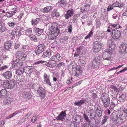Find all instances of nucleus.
I'll list each match as a JSON object with an SVG mask.
<instances>
[{
    "label": "nucleus",
    "mask_w": 127,
    "mask_h": 127,
    "mask_svg": "<svg viewBox=\"0 0 127 127\" xmlns=\"http://www.w3.org/2000/svg\"><path fill=\"white\" fill-rule=\"evenodd\" d=\"M51 30L49 33L48 37L49 40H52L56 38L60 32L56 23H53L51 25Z\"/></svg>",
    "instance_id": "nucleus-1"
},
{
    "label": "nucleus",
    "mask_w": 127,
    "mask_h": 127,
    "mask_svg": "<svg viewBox=\"0 0 127 127\" xmlns=\"http://www.w3.org/2000/svg\"><path fill=\"white\" fill-rule=\"evenodd\" d=\"M69 69L71 70H69L70 74L74 76L78 77L80 75L82 72V69L81 66L79 65L75 64V65H70Z\"/></svg>",
    "instance_id": "nucleus-2"
},
{
    "label": "nucleus",
    "mask_w": 127,
    "mask_h": 127,
    "mask_svg": "<svg viewBox=\"0 0 127 127\" xmlns=\"http://www.w3.org/2000/svg\"><path fill=\"white\" fill-rule=\"evenodd\" d=\"M119 52L121 56L124 57H127V44H121L119 48Z\"/></svg>",
    "instance_id": "nucleus-3"
},
{
    "label": "nucleus",
    "mask_w": 127,
    "mask_h": 127,
    "mask_svg": "<svg viewBox=\"0 0 127 127\" xmlns=\"http://www.w3.org/2000/svg\"><path fill=\"white\" fill-rule=\"evenodd\" d=\"M15 85V81L13 79L8 80L4 81L3 84V87L4 88L7 89H11L13 88Z\"/></svg>",
    "instance_id": "nucleus-4"
},
{
    "label": "nucleus",
    "mask_w": 127,
    "mask_h": 127,
    "mask_svg": "<svg viewBox=\"0 0 127 127\" xmlns=\"http://www.w3.org/2000/svg\"><path fill=\"white\" fill-rule=\"evenodd\" d=\"M108 95L106 93H103L101 97V99L103 103L104 107L107 108L109 104L110 99H109Z\"/></svg>",
    "instance_id": "nucleus-5"
},
{
    "label": "nucleus",
    "mask_w": 127,
    "mask_h": 127,
    "mask_svg": "<svg viewBox=\"0 0 127 127\" xmlns=\"http://www.w3.org/2000/svg\"><path fill=\"white\" fill-rule=\"evenodd\" d=\"M103 44L97 41H94L93 44V50L94 53L99 51L102 47Z\"/></svg>",
    "instance_id": "nucleus-6"
},
{
    "label": "nucleus",
    "mask_w": 127,
    "mask_h": 127,
    "mask_svg": "<svg viewBox=\"0 0 127 127\" xmlns=\"http://www.w3.org/2000/svg\"><path fill=\"white\" fill-rule=\"evenodd\" d=\"M112 49L111 47H108L107 49L105 50L103 54V59L104 60H109L111 56V53Z\"/></svg>",
    "instance_id": "nucleus-7"
},
{
    "label": "nucleus",
    "mask_w": 127,
    "mask_h": 127,
    "mask_svg": "<svg viewBox=\"0 0 127 127\" xmlns=\"http://www.w3.org/2000/svg\"><path fill=\"white\" fill-rule=\"evenodd\" d=\"M112 30L111 36L112 38L114 39H119L121 35L120 31L116 29H113Z\"/></svg>",
    "instance_id": "nucleus-8"
},
{
    "label": "nucleus",
    "mask_w": 127,
    "mask_h": 127,
    "mask_svg": "<svg viewBox=\"0 0 127 127\" xmlns=\"http://www.w3.org/2000/svg\"><path fill=\"white\" fill-rule=\"evenodd\" d=\"M45 46L43 44H39L35 49V52L37 55L41 53L44 51Z\"/></svg>",
    "instance_id": "nucleus-9"
},
{
    "label": "nucleus",
    "mask_w": 127,
    "mask_h": 127,
    "mask_svg": "<svg viewBox=\"0 0 127 127\" xmlns=\"http://www.w3.org/2000/svg\"><path fill=\"white\" fill-rule=\"evenodd\" d=\"M36 91L37 93L41 98H45V96L46 92L43 88L41 87H39Z\"/></svg>",
    "instance_id": "nucleus-10"
},
{
    "label": "nucleus",
    "mask_w": 127,
    "mask_h": 127,
    "mask_svg": "<svg viewBox=\"0 0 127 127\" xmlns=\"http://www.w3.org/2000/svg\"><path fill=\"white\" fill-rule=\"evenodd\" d=\"M32 95L30 92H28L25 90L23 91V97L24 99H29L31 98Z\"/></svg>",
    "instance_id": "nucleus-11"
},
{
    "label": "nucleus",
    "mask_w": 127,
    "mask_h": 127,
    "mask_svg": "<svg viewBox=\"0 0 127 127\" xmlns=\"http://www.w3.org/2000/svg\"><path fill=\"white\" fill-rule=\"evenodd\" d=\"M65 112H61L59 115L56 118L57 120L63 121L64 120V118L65 117L66 114Z\"/></svg>",
    "instance_id": "nucleus-12"
},
{
    "label": "nucleus",
    "mask_w": 127,
    "mask_h": 127,
    "mask_svg": "<svg viewBox=\"0 0 127 127\" xmlns=\"http://www.w3.org/2000/svg\"><path fill=\"white\" fill-rule=\"evenodd\" d=\"M34 68V66H29L25 67L23 68L24 72L27 74H29L32 72Z\"/></svg>",
    "instance_id": "nucleus-13"
},
{
    "label": "nucleus",
    "mask_w": 127,
    "mask_h": 127,
    "mask_svg": "<svg viewBox=\"0 0 127 127\" xmlns=\"http://www.w3.org/2000/svg\"><path fill=\"white\" fill-rule=\"evenodd\" d=\"M56 63L55 61L51 60L49 62H46L45 65L48 67L52 68L55 66Z\"/></svg>",
    "instance_id": "nucleus-14"
},
{
    "label": "nucleus",
    "mask_w": 127,
    "mask_h": 127,
    "mask_svg": "<svg viewBox=\"0 0 127 127\" xmlns=\"http://www.w3.org/2000/svg\"><path fill=\"white\" fill-rule=\"evenodd\" d=\"M62 59L60 54L57 53L55 55L52 56L51 58V59L55 61V62L60 61Z\"/></svg>",
    "instance_id": "nucleus-15"
},
{
    "label": "nucleus",
    "mask_w": 127,
    "mask_h": 127,
    "mask_svg": "<svg viewBox=\"0 0 127 127\" xmlns=\"http://www.w3.org/2000/svg\"><path fill=\"white\" fill-rule=\"evenodd\" d=\"M74 14V10L72 9L68 10L66 14L64 16L66 19H68L69 18L72 16Z\"/></svg>",
    "instance_id": "nucleus-16"
},
{
    "label": "nucleus",
    "mask_w": 127,
    "mask_h": 127,
    "mask_svg": "<svg viewBox=\"0 0 127 127\" xmlns=\"http://www.w3.org/2000/svg\"><path fill=\"white\" fill-rule=\"evenodd\" d=\"M53 7L52 6H46L42 9L41 11L43 13H48L52 11Z\"/></svg>",
    "instance_id": "nucleus-17"
},
{
    "label": "nucleus",
    "mask_w": 127,
    "mask_h": 127,
    "mask_svg": "<svg viewBox=\"0 0 127 127\" xmlns=\"http://www.w3.org/2000/svg\"><path fill=\"white\" fill-rule=\"evenodd\" d=\"M86 100L85 99H83L78 102H75L74 105L80 107L84 103L86 104Z\"/></svg>",
    "instance_id": "nucleus-18"
},
{
    "label": "nucleus",
    "mask_w": 127,
    "mask_h": 127,
    "mask_svg": "<svg viewBox=\"0 0 127 127\" xmlns=\"http://www.w3.org/2000/svg\"><path fill=\"white\" fill-rule=\"evenodd\" d=\"M34 30L35 33L38 36L40 35L43 31V29L39 28L37 27L34 28Z\"/></svg>",
    "instance_id": "nucleus-19"
},
{
    "label": "nucleus",
    "mask_w": 127,
    "mask_h": 127,
    "mask_svg": "<svg viewBox=\"0 0 127 127\" xmlns=\"http://www.w3.org/2000/svg\"><path fill=\"white\" fill-rule=\"evenodd\" d=\"M2 75L5 78L8 79L11 77L12 73L11 71H7L3 74Z\"/></svg>",
    "instance_id": "nucleus-20"
},
{
    "label": "nucleus",
    "mask_w": 127,
    "mask_h": 127,
    "mask_svg": "<svg viewBox=\"0 0 127 127\" xmlns=\"http://www.w3.org/2000/svg\"><path fill=\"white\" fill-rule=\"evenodd\" d=\"M7 92L5 89L1 90L0 91V97L3 98L6 96Z\"/></svg>",
    "instance_id": "nucleus-21"
},
{
    "label": "nucleus",
    "mask_w": 127,
    "mask_h": 127,
    "mask_svg": "<svg viewBox=\"0 0 127 127\" xmlns=\"http://www.w3.org/2000/svg\"><path fill=\"white\" fill-rule=\"evenodd\" d=\"M108 48L111 47L112 49H113L115 47V44L114 42L111 39L109 40L107 42Z\"/></svg>",
    "instance_id": "nucleus-22"
},
{
    "label": "nucleus",
    "mask_w": 127,
    "mask_h": 127,
    "mask_svg": "<svg viewBox=\"0 0 127 127\" xmlns=\"http://www.w3.org/2000/svg\"><path fill=\"white\" fill-rule=\"evenodd\" d=\"M121 115V114H119V112H114L112 114V117L115 119L118 118L120 117Z\"/></svg>",
    "instance_id": "nucleus-23"
},
{
    "label": "nucleus",
    "mask_w": 127,
    "mask_h": 127,
    "mask_svg": "<svg viewBox=\"0 0 127 127\" xmlns=\"http://www.w3.org/2000/svg\"><path fill=\"white\" fill-rule=\"evenodd\" d=\"M102 112H95V114L94 115L91 113L90 114V116L91 117V118L93 119L96 116H101Z\"/></svg>",
    "instance_id": "nucleus-24"
},
{
    "label": "nucleus",
    "mask_w": 127,
    "mask_h": 127,
    "mask_svg": "<svg viewBox=\"0 0 127 127\" xmlns=\"http://www.w3.org/2000/svg\"><path fill=\"white\" fill-rule=\"evenodd\" d=\"M51 13V15L53 17H57L59 16L60 15V14L56 10H54L52 11Z\"/></svg>",
    "instance_id": "nucleus-25"
},
{
    "label": "nucleus",
    "mask_w": 127,
    "mask_h": 127,
    "mask_svg": "<svg viewBox=\"0 0 127 127\" xmlns=\"http://www.w3.org/2000/svg\"><path fill=\"white\" fill-rule=\"evenodd\" d=\"M66 1L64 0H61L58 1L57 4L58 5L62 7H65L66 5Z\"/></svg>",
    "instance_id": "nucleus-26"
},
{
    "label": "nucleus",
    "mask_w": 127,
    "mask_h": 127,
    "mask_svg": "<svg viewBox=\"0 0 127 127\" xmlns=\"http://www.w3.org/2000/svg\"><path fill=\"white\" fill-rule=\"evenodd\" d=\"M100 62L93 61L92 66L93 67L96 68L100 65Z\"/></svg>",
    "instance_id": "nucleus-27"
},
{
    "label": "nucleus",
    "mask_w": 127,
    "mask_h": 127,
    "mask_svg": "<svg viewBox=\"0 0 127 127\" xmlns=\"http://www.w3.org/2000/svg\"><path fill=\"white\" fill-rule=\"evenodd\" d=\"M51 52L47 51L44 53L42 57L43 58H45L46 57H50L51 56Z\"/></svg>",
    "instance_id": "nucleus-28"
},
{
    "label": "nucleus",
    "mask_w": 127,
    "mask_h": 127,
    "mask_svg": "<svg viewBox=\"0 0 127 127\" xmlns=\"http://www.w3.org/2000/svg\"><path fill=\"white\" fill-rule=\"evenodd\" d=\"M0 23V32H5L7 30V29L6 27L4 25H2L1 22Z\"/></svg>",
    "instance_id": "nucleus-29"
},
{
    "label": "nucleus",
    "mask_w": 127,
    "mask_h": 127,
    "mask_svg": "<svg viewBox=\"0 0 127 127\" xmlns=\"http://www.w3.org/2000/svg\"><path fill=\"white\" fill-rule=\"evenodd\" d=\"M5 48L7 49H9L11 47V43L9 41H7L4 44Z\"/></svg>",
    "instance_id": "nucleus-30"
},
{
    "label": "nucleus",
    "mask_w": 127,
    "mask_h": 127,
    "mask_svg": "<svg viewBox=\"0 0 127 127\" xmlns=\"http://www.w3.org/2000/svg\"><path fill=\"white\" fill-rule=\"evenodd\" d=\"M40 21V18H37L33 20L32 21V25H35L37 24Z\"/></svg>",
    "instance_id": "nucleus-31"
},
{
    "label": "nucleus",
    "mask_w": 127,
    "mask_h": 127,
    "mask_svg": "<svg viewBox=\"0 0 127 127\" xmlns=\"http://www.w3.org/2000/svg\"><path fill=\"white\" fill-rule=\"evenodd\" d=\"M92 98L93 99V101L95 102V103L97 102L98 99L96 94L95 93H93L92 95Z\"/></svg>",
    "instance_id": "nucleus-32"
},
{
    "label": "nucleus",
    "mask_w": 127,
    "mask_h": 127,
    "mask_svg": "<svg viewBox=\"0 0 127 127\" xmlns=\"http://www.w3.org/2000/svg\"><path fill=\"white\" fill-rule=\"evenodd\" d=\"M98 38L101 39L105 36V34L102 32H99L98 34Z\"/></svg>",
    "instance_id": "nucleus-33"
},
{
    "label": "nucleus",
    "mask_w": 127,
    "mask_h": 127,
    "mask_svg": "<svg viewBox=\"0 0 127 127\" xmlns=\"http://www.w3.org/2000/svg\"><path fill=\"white\" fill-rule=\"evenodd\" d=\"M15 13V11H11L6 13V15L7 17H11Z\"/></svg>",
    "instance_id": "nucleus-34"
},
{
    "label": "nucleus",
    "mask_w": 127,
    "mask_h": 127,
    "mask_svg": "<svg viewBox=\"0 0 127 127\" xmlns=\"http://www.w3.org/2000/svg\"><path fill=\"white\" fill-rule=\"evenodd\" d=\"M44 83L45 84L47 85L48 86H51V82L50 81V78L44 79Z\"/></svg>",
    "instance_id": "nucleus-35"
},
{
    "label": "nucleus",
    "mask_w": 127,
    "mask_h": 127,
    "mask_svg": "<svg viewBox=\"0 0 127 127\" xmlns=\"http://www.w3.org/2000/svg\"><path fill=\"white\" fill-rule=\"evenodd\" d=\"M118 99L119 101L120 102H122L124 101V96L123 94H122L120 96H119Z\"/></svg>",
    "instance_id": "nucleus-36"
},
{
    "label": "nucleus",
    "mask_w": 127,
    "mask_h": 127,
    "mask_svg": "<svg viewBox=\"0 0 127 127\" xmlns=\"http://www.w3.org/2000/svg\"><path fill=\"white\" fill-rule=\"evenodd\" d=\"M16 25V23L15 22H10L7 23V25L11 28H13Z\"/></svg>",
    "instance_id": "nucleus-37"
},
{
    "label": "nucleus",
    "mask_w": 127,
    "mask_h": 127,
    "mask_svg": "<svg viewBox=\"0 0 127 127\" xmlns=\"http://www.w3.org/2000/svg\"><path fill=\"white\" fill-rule=\"evenodd\" d=\"M12 101V99L10 98H7L5 100V103L6 104L8 105L10 104Z\"/></svg>",
    "instance_id": "nucleus-38"
},
{
    "label": "nucleus",
    "mask_w": 127,
    "mask_h": 127,
    "mask_svg": "<svg viewBox=\"0 0 127 127\" xmlns=\"http://www.w3.org/2000/svg\"><path fill=\"white\" fill-rule=\"evenodd\" d=\"M100 57L98 55H97L95 56L93 60V61H98L100 62Z\"/></svg>",
    "instance_id": "nucleus-39"
},
{
    "label": "nucleus",
    "mask_w": 127,
    "mask_h": 127,
    "mask_svg": "<svg viewBox=\"0 0 127 127\" xmlns=\"http://www.w3.org/2000/svg\"><path fill=\"white\" fill-rule=\"evenodd\" d=\"M15 72L17 74L21 75L23 74L24 72V71H23V70H21L18 69L16 70Z\"/></svg>",
    "instance_id": "nucleus-40"
},
{
    "label": "nucleus",
    "mask_w": 127,
    "mask_h": 127,
    "mask_svg": "<svg viewBox=\"0 0 127 127\" xmlns=\"http://www.w3.org/2000/svg\"><path fill=\"white\" fill-rule=\"evenodd\" d=\"M90 0H87L86 2L84 4V5H85V6H86V7H87V8L90 7Z\"/></svg>",
    "instance_id": "nucleus-41"
},
{
    "label": "nucleus",
    "mask_w": 127,
    "mask_h": 127,
    "mask_svg": "<svg viewBox=\"0 0 127 127\" xmlns=\"http://www.w3.org/2000/svg\"><path fill=\"white\" fill-rule=\"evenodd\" d=\"M17 112H15L12 114L9 115L6 118V119H9L15 116L18 113Z\"/></svg>",
    "instance_id": "nucleus-42"
},
{
    "label": "nucleus",
    "mask_w": 127,
    "mask_h": 127,
    "mask_svg": "<svg viewBox=\"0 0 127 127\" xmlns=\"http://www.w3.org/2000/svg\"><path fill=\"white\" fill-rule=\"evenodd\" d=\"M17 29L19 31L21 34H22L23 32L25 31L23 27H18L17 28Z\"/></svg>",
    "instance_id": "nucleus-43"
},
{
    "label": "nucleus",
    "mask_w": 127,
    "mask_h": 127,
    "mask_svg": "<svg viewBox=\"0 0 127 127\" xmlns=\"http://www.w3.org/2000/svg\"><path fill=\"white\" fill-rule=\"evenodd\" d=\"M93 33L92 31H91L89 34L86 36L85 38V39H89L90 37L92 35Z\"/></svg>",
    "instance_id": "nucleus-44"
},
{
    "label": "nucleus",
    "mask_w": 127,
    "mask_h": 127,
    "mask_svg": "<svg viewBox=\"0 0 127 127\" xmlns=\"http://www.w3.org/2000/svg\"><path fill=\"white\" fill-rule=\"evenodd\" d=\"M83 116L87 122L89 124H89H90V122H91L90 120L88 119V117L86 115L85 113H84Z\"/></svg>",
    "instance_id": "nucleus-45"
},
{
    "label": "nucleus",
    "mask_w": 127,
    "mask_h": 127,
    "mask_svg": "<svg viewBox=\"0 0 127 127\" xmlns=\"http://www.w3.org/2000/svg\"><path fill=\"white\" fill-rule=\"evenodd\" d=\"M108 117L106 116H105L103 118L101 124L102 125L104 124L106 122L108 118Z\"/></svg>",
    "instance_id": "nucleus-46"
},
{
    "label": "nucleus",
    "mask_w": 127,
    "mask_h": 127,
    "mask_svg": "<svg viewBox=\"0 0 127 127\" xmlns=\"http://www.w3.org/2000/svg\"><path fill=\"white\" fill-rule=\"evenodd\" d=\"M64 63L63 62H60L57 65L56 68H59L62 67L64 65Z\"/></svg>",
    "instance_id": "nucleus-47"
},
{
    "label": "nucleus",
    "mask_w": 127,
    "mask_h": 127,
    "mask_svg": "<svg viewBox=\"0 0 127 127\" xmlns=\"http://www.w3.org/2000/svg\"><path fill=\"white\" fill-rule=\"evenodd\" d=\"M111 26L116 29H118L121 27L120 25L117 24H111Z\"/></svg>",
    "instance_id": "nucleus-48"
},
{
    "label": "nucleus",
    "mask_w": 127,
    "mask_h": 127,
    "mask_svg": "<svg viewBox=\"0 0 127 127\" xmlns=\"http://www.w3.org/2000/svg\"><path fill=\"white\" fill-rule=\"evenodd\" d=\"M96 27H99L101 24L100 23V20L99 19H97L96 20Z\"/></svg>",
    "instance_id": "nucleus-49"
},
{
    "label": "nucleus",
    "mask_w": 127,
    "mask_h": 127,
    "mask_svg": "<svg viewBox=\"0 0 127 127\" xmlns=\"http://www.w3.org/2000/svg\"><path fill=\"white\" fill-rule=\"evenodd\" d=\"M95 111H101L100 106L98 105L95 106Z\"/></svg>",
    "instance_id": "nucleus-50"
},
{
    "label": "nucleus",
    "mask_w": 127,
    "mask_h": 127,
    "mask_svg": "<svg viewBox=\"0 0 127 127\" xmlns=\"http://www.w3.org/2000/svg\"><path fill=\"white\" fill-rule=\"evenodd\" d=\"M110 88L114 90L115 91L117 92L118 91V89L115 86L113 85L110 86Z\"/></svg>",
    "instance_id": "nucleus-51"
},
{
    "label": "nucleus",
    "mask_w": 127,
    "mask_h": 127,
    "mask_svg": "<svg viewBox=\"0 0 127 127\" xmlns=\"http://www.w3.org/2000/svg\"><path fill=\"white\" fill-rule=\"evenodd\" d=\"M45 62H46L45 61H43L42 60H40L39 61H37L34 63V65H36L38 64H40L43 63Z\"/></svg>",
    "instance_id": "nucleus-52"
},
{
    "label": "nucleus",
    "mask_w": 127,
    "mask_h": 127,
    "mask_svg": "<svg viewBox=\"0 0 127 127\" xmlns=\"http://www.w3.org/2000/svg\"><path fill=\"white\" fill-rule=\"evenodd\" d=\"M23 62H20L19 63H18L16 65L17 66V67L19 69H20L23 66Z\"/></svg>",
    "instance_id": "nucleus-53"
},
{
    "label": "nucleus",
    "mask_w": 127,
    "mask_h": 127,
    "mask_svg": "<svg viewBox=\"0 0 127 127\" xmlns=\"http://www.w3.org/2000/svg\"><path fill=\"white\" fill-rule=\"evenodd\" d=\"M72 79L73 78L72 77L68 78L66 81L67 84H70L72 81Z\"/></svg>",
    "instance_id": "nucleus-54"
},
{
    "label": "nucleus",
    "mask_w": 127,
    "mask_h": 127,
    "mask_svg": "<svg viewBox=\"0 0 127 127\" xmlns=\"http://www.w3.org/2000/svg\"><path fill=\"white\" fill-rule=\"evenodd\" d=\"M25 31V34H26L29 33H32V30L29 29H27Z\"/></svg>",
    "instance_id": "nucleus-55"
},
{
    "label": "nucleus",
    "mask_w": 127,
    "mask_h": 127,
    "mask_svg": "<svg viewBox=\"0 0 127 127\" xmlns=\"http://www.w3.org/2000/svg\"><path fill=\"white\" fill-rule=\"evenodd\" d=\"M124 64L121 65H120L118 66L117 67H114L112 68L111 69L108 70V71H110L112 70H113L122 67L123 66Z\"/></svg>",
    "instance_id": "nucleus-56"
},
{
    "label": "nucleus",
    "mask_w": 127,
    "mask_h": 127,
    "mask_svg": "<svg viewBox=\"0 0 127 127\" xmlns=\"http://www.w3.org/2000/svg\"><path fill=\"white\" fill-rule=\"evenodd\" d=\"M22 48L25 51L29 50V47L28 46L25 45H23L22 46Z\"/></svg>",
    "instance_id": "nucleus-57"
},
{
    "label": "nucleus",
    "mask_w": 127,
    "mask_h": 127,
    "mask_svg": "<svg viewBox=\"0 0 127 127\" xmlns=\"http://www.w3.org/2000/svg\"><path fill=\"white\" fill-rule=\"evenodd\" d=\"M21 56L22 57V58H21L22 60L24 61L27 58V55L25 54H22L21 55Z\"/></svg>",
    "instance_id": "nucleus-58"
},
{
    "label": "nucleus",
    "mask_w": 127,
    "mask_h": 127,
    "mask_svg": "<svg viewBox=\"0 0 127 127\" xmlns=\"http://www.w3.org/2000/svg\"><path fill=\"white\" fill-rule=\"evenodd\" d=\"M80 50H78L77 49V51L75 52V54L74 55V57H77L80 53Z\"/></svg>",
    "instance_id": "nucleus-59"
},
{
    "label": "nucleus",
    "mask_w": 127,
    "mask_h": 127,
    "mask_svg": "<svg viewBox=\"0 0 127 127\" xmlns=\"http://www.w3.org/2000/svg\"><path fill=\"white\" fill-rule=\"evenodd\" d=\"M8 68V67L7 66L4 65L0 68V71L6 69Z\"/></svg>",
    "instance_id": "nucleus-60"
},
{
    "label": "nucleus",
    "mask_w": 127,
    "mask_h": 127,
    "mask_svg": "<svg viewBox=\"0 0 127 127\" xmlns=\"http://www.w3.org/2000/svg\"><path fill=\"white\" fill-rule=\"evenodd\" d=\"M86 7L85 6V5H83L81 9V11L82 12H83L87 10V8L86 9Z\"/></svg>",
    "instance_id": "nucleus-61"
},
{
    "label": "nucleus",
    "mask_w": 127,
    "mask_h": 127,
    "mask_svg": "<svg viewBox=\"0 0 127 127\" xmlns=\"http://www.w3.org/2000/svg\"><path fill=\"white\" fill-rule=\"evenodd\" d=\"M70 127H77L76 124L73 122H71L70 124Z\"/></svg>",
    "instance_id": "nucleus-62"
},
{
    "label": "nucleus",
    "mask_w": 127,
    "mask_h": 127,
    "mask_svg": "<svg viewBox=\"0 0 127 127\" xmlns=\"http://www.w3.org/2000/svg\"><path fill=\"white\" fill-rule=\"evenodd\" d=\"M16 32H17L16 31H13L11 33V35L12 36L14 37L17 36L16 34Z\"/></svg>",
    "instance_id": "nucleus-63"
},
{
    "label": "nucleus",
    "mask_w": 127,
    "mask_h": 127,
    "mask_svg": "<svg viewBox=\"0 0 127 127\" xmlns=\"http://www.w3.org/2000/svg\"><path fill=\"white\" fill-rule=\"evenodd\" d=\"M44 79L50 78L49 76L46 73H44L43 75Z\"/></svg>",
    "instance_id": "nucleus-64"
}]
</instances>
